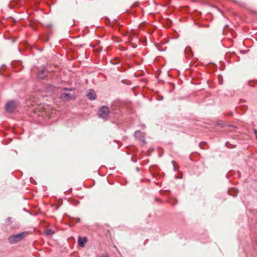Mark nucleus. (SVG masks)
<instances>
[{"instance_id":"obj_13","label":"nucleus","mask_w":257,"mask_h":257,"mask_svg":"<svg viewBox=\"0 0 257 257\" xmlns=\"http://www.w3.org/2000/svg\"><path fill=\"white\" fill-rule=\"evenodd\" d=\"M230 126L229 125H227V124L226 123V128H225V130H226V132L227 131H230V130L229 129V127H230Z\"/></svg>"},{"instance_id":"obj_10","label":"nucleus","mask_w":257,"mask_h":257,"mask_svg":"<svg viewBox=\"0 0 257 257\" xmlns=\"http://www.w3.org/2000/svg\"><path fill=\"white\" fill-rule=\"evenodd\" d=\"M218 79L219 83L221 85L223 84V76L221 75H218Z\"/></svg>"},{"instance_id":"obj_20","label":"nucleus","mask_w":257,"mask_h":257,"mask_svg":"<svg viewBox=\"0 0 257 257\" xmlns=\"http://www.w3.org/2000/svg\"><path fill=\"white\" fill-rule=\"evenodd\" d=\"M45 110H46V109L44 108V111H45Z\"/></svg>"},{"instance_id":"obj_4","label":"nucleus","mask_w":257,"mask_h":257,"mask_svg":"<svg viewBox=\"0 0 257 257\" xmlns=\"http://www.w3.org/2000/svg\"><path fill=\"white\" fill-rule=\"evenodd\" d=\"M60 98L63 101H69L75 98L73 93L69 92H63L61 94Z\"/></svg>"},{"instance_id":"obj_8","label":"nucleus","mask_w":257,"mask_h":257,"mask_svg":"<svg viewBox=\"0 0 257 257\" xmlns=\"http://www.w3.org/2000/svg\"><path fill=\"white\" fill-rule=\"evenodd\" d=\"M45 233L46 235L51 236L52 234H53L55 233V232L51 229H47L45 230Z\"/></svg>"},{"instance_id":"obj_18","label":"nucleus","mask_w":257,"mask_h":257,"mask_svg":"<svg viewBox=\"0 0 257 257\" xmlns=\"http://www.w3.org/2000/svg\"><path fill=\"white\" fill-rule=\"evenodd\" d=\"M33 110L34 111V112H35V113H37V110H35V109H33Z\"/></svg>"},{"instance_id":"obj_14","label":"nucleus","mask_w":257,"mask_h":257,"mask_svg":"<svg viewBox=\"0 0 257 257\" xmlns=\"http://www.w3.org/2000/svg\"><path fill=\"white\" fill-rule=\"evenodd\" d=\"M101 257H109V256L107 253H104L101 255Z\"/></svg>"},{"instance_id":"obj_6","label":"nucleus","mask_w":257,"mask_h":257,"mask_svg":"<svg viewBox=\"0 0 257 257\" xmlns=\"http://www.w3.org/2000/svg\"><path fill=\"white\" fill-rule=\"evenodd\" d=\"M87 96L90 100H94L96 99V94L94 91L90 90L88 92Z\"/></svg>"},{"instance_id":"obj_5","label":"nucleus","mask_w":257,"mask_h":257,"mask_svg":"<svg viewBox=\"0 0 257 257\" xmlns=\"http://www.w3.org/2000/svg\"><path fill=\"white\" fill-rule=\"evenodd\" d=\"M78 241L79 245L81 247H83L85 246V244L87 242V238L86 236L83 237L79 236Z\"/></svg>"},{"instance_id":"obj_21","label":"nucleus","mask_w":257,"mask_h":257,"mask_svg":"<svg viewBox=\"0 0 257 257\" xmlns=\"http://www.w3.org/2000/svg\"><path fill=\"white\" fill-rule=\"evenodd\" d=\"M43 115L42 114H38V115Z\"/></svg>"},{"instance_id":"obj_9","label":"nucleus","mask_w":257,"mask_h":257,"mask_svg":"<svg viewBox=\"0 0 257 257\" xmlns=\"http://www.w3.org/2000/svg\"><path fill=\"white\" fill-rule=\"evenodd\" d=\"M45 72V70H42L41 71H40L38 74V76L39 78H41V79H43L44 78V73Z\"/></svg>"},{"instance_id":"obj_7","label":"nucleus","mask_w":257,"mask_h":257,"mask_svg":"<svg viewBox=\"0 0 257 257\" xmlns=\"http://www.w3.org/2000/svg\"><path fill=\"white\" fill-rule=\"evenodd\" d=\"M228 193L230 195H232L233 196H235L236 195V189L233 188V189H229L228 190Z\"/></svg>"},{"instance_id":"obj_12","label":"nucleus","mask_w":257,"mask_h":257,"mask_svg":"<svg viewBox=\"0 0 257 257\" xmlns=\"http://www.w3.org/2000/svg\"><path fill=\"white\" fill-rule=\"evenodd\" d=\"M102 50V47H99L97 49H96L94 50V51L96 52H100Z\"/></svg>"},{"instance_id":"obj_19","label":"nucleus","mask_w":257,"mask_h":257,"mask_svg":"<svg viewBox=\"0 0 257 257\" xmlns=\"http://www.w3.org/2000/svg\"><path fill=\"white\" fill-rule=\"evenodd\" d=\"M175 202L176 203L177 202V200H175Z\"/></svg>"},{"instance_id":"obj_11","label":"nucleus","mask_w":257,"mask_h":257,"mask_svg":"<svg viewBox=\"0 0 257 257\" xmlns=\"http://www.w3.org/2000/svg\"><path fill=\"white\" fill-rule=\"evenodd\" d=\"M135 135L136 137H141L143 135L140 131H136Z\"/></svg>"},{"instance_id":"obj_2","label":"nucleus","mask_w":257,"mask_h":257,"mask_svg":"<svg viewBox=\"0 0 257 257\" xmlns=\"http://www.w3.org/2000/svg\"><path fill=\"white\" fill-rule=\"evenodd\" d=\"M110 113L109 108L106 106H102L99 110L98 116L103 119H107Z\"/></svg>"},{"instance_id":"obj_15","label":"nucleus","mask_w":257,"mask_h":257,"mask_svg":"<svg viewBox=\"0 0 257 257\" xmlns=\"http://www.w3.org/2000/svg\"><path fill=\"white\" fill-rule=\"evenodd\" d=\"M254 134H255V135L256 138V139H257V130H254Z\"/></svg>"},{"instance_id":"obj_3","label":"nucleus","mask_w":257,"mask_h":257,"mask_svg":"<svg viewBox=\"0 0 257 257\" xmlns=\"http://www.w3.org/2000/svg\"><path fill=\"white\" fill-rule=\"evenodd\" d=\"M17 105L14 101L8 102L5 106L6 110L9 112H13L16 108Z\"/></svg>"},{"instance_id":"obj_16","label":"nucleus","mask_w":257,"mask_h":257,"mask_svg":"<svg viewBox=\"0 0 257 257\" xmlns=\"http://www.w3.org/2000/svg\"><path fill=\"white\" fill-rule=\"evenodd\" d=\"M225 145L226 147H229L228 146V142H226Z\"/></svg>"},{"instance_id":"obj_17","label":"nucleus","mask_w":257,"mask_h":257,"mask_svg":"<svg viewBox=\"0 0 257 257\" xmlns=\"http://www.w3.org/2000/svg\"><path fill=\"white\" fill-rule=\"evenodd\" d=\"M38 109H43V107L40 106H39V107L38 108Z\"/></svg>"},{"instance_id":"obj_1","label":"nucleus","mask_w":257,"mask_h":257,"mask_svg":"<svg viewBox=\"0 0 257 257\" xmlns=\"http://www.w3.org/2000/svg\"><path fill=\"white\" fill-rule=\"evenodd\" d=\"M28 234L27 232H23L17 234L10 236L8 240L11 244L16 243L23 240Z\"/></svg>"}]
</instances>
